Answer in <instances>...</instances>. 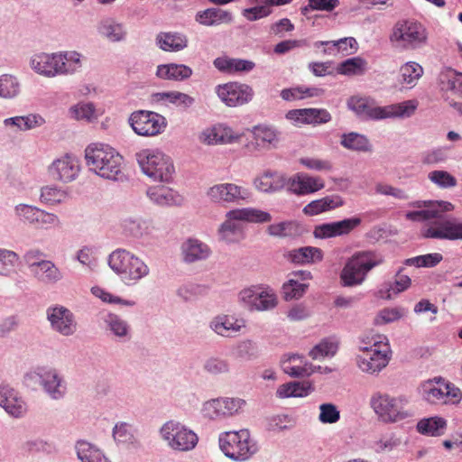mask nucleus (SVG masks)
I'll return each mask as SVG.
<instances>
[{
  "mask_svg": "<svg viewBox=\"0 0 462 462\" xmlns=\"http://www.w3.org/2000/svg\"><path fill=\"white\" fill-rule=\"evenodd\" d=\"M421 205L426 208L418 211H410L405 217L411 221L417 222L438 219L430 226L422 229L421 235L423 237L440 240H462V222L441 218L442 213L449 212L454 209V206L450 202L429 200L415 203L417 207H421Z\"/></svg>",
  "mask_w": 462,
  "mask_h": 462,
  "instance_id": "f257e3e1",
  "label": "nucleus"
},
{
  "mask_svg": "<svg viewBox=\"0 0 462 462\" xmlns=\"http://www.w3.org/2000/svg\"><path fill=\"white\" fill-rule=\"evenodd\" d=\"M86 164L97 176L116 180L123 175V156L113 147L101 143H93L85 149Z\"/></svg>",
  "mask_w": 462,
  "mask_h": 462,
  "instance_id": "f03ea898",
  "label": "nucleus"
},
{
  "mask_svg": "<svg viewBox=\"0 0 462 462\" xmlns=\"http://www.w3.org/2000/svg\"><path fill=\"white\" fill-rule=\"evenodd\" d=\"M358 367L365 373L374 374L383 369L391 359V348L384 335L367 333L359 338Z\"/></svg>",
  "mask_w": 462,
  "mask_h": 462,
  "instance_id": "7ed1b4c3",
  "label": "nucleus"
},
{
  "mask_svg": "<svg viewBox=\"0 0 462 462\" xmlns=\"http://www.w3.org/2000/svg\"><path fill=\"white\" fill-rule=\"evenodd\" d=\"M347 107L362 118L384 119L394 116H409L417 108V102L408 100L386 106H376L373 99L353 96L346 102Z\"/></svg>",
  "mask_w": 462,
  "mask_h": 462,
  "instance_id": "20e7f679",
  "label": "nucleus"
},
{
  "mask_svg": "<svg viewBox=\"0 0 462 462\" xmlns=\"http://www.w3.org/2000/svg\"><path fill=\"white\" fill-rule=\"evenodd\" d=\"M383 256L374 250L356 252L349 257L340 273V280L344 286L354 287L361 285L367 274L374 268L383 264Z\"/></svg>",
  "mask_w": 462,
  "mask_h": 462,
  "instance_id": "39448f33",
  "label": "nucleus"
},
{
  "mask_svg": "<svg viewBox=\"0 0 462 462\" xmlns=\"http://www.w3.org/2000/svg\"><path fill=\"white\" fill-rule=\"evenodd\" d=\"M111 269L120 275L127 285L135 284L149 273L146 263L134 254L125 249L114 251L108 258Z\"/></svg>",
  "mask_w": 462,
  "mask_h": 462,
  "instance_id": "423d86ee",
  "label": "nucleus"
},
{
  "mask_svg": "<svg viewBox=\"0 0 462 462\" xmlns=\"http://www.w3.org/2000/svg\"><path fill=\"white\" fill-rule=\"evenodd\" d=\"M143 172L155 181L170 182L175 172L171 159L159 150L143 149L136 153Z\"/></svg>",
  "mask_w": 462,
  "mask_h": 462,
  "instance_id": "0eeeda50",
  "label": "nucleus"
},
{
  "mask_svg": "<svg viewBox=\"0 0 462 462\" xmlns=\"http://www.w3.org/2000/svg\"><path fill=\"white\" fill-rule=\"evenodd\" d=\"M427 39L426 28L414 20L398 21L389 36L392 45L402 51L415 50L424 45Z\"/></svg>",
  "mask_w": 462,
  "mask_h": 462,
  "instance_id": "6e6552de",
  "label": "nucleus"
},
{
  "mask_svg": "<svg viewBox=\"0 0 462 462\" xmlns=\"http://www.w3.org/2000/svg\"><path fill=\"white\" fill-rule=\"evenodd\" d=\"M218 442L223 453L236 461H245L257 451V447L247 430L221 433Z\"/></svg>",
  "mask_w": 462,
  "mask_h": 462,
  "instance_id": "1a4fd4ad",
  "label": "nucleus"
},
{
  "mask_svg": "<svg viewBox=\"0 0 462 462\" xmlns=\"http://www.w3.org/2000/svg\"><path fill=\"white\" fill-rule=\"evenodd\" d=\"M370 404L374 411L383 422H397L411 416V413L404 409L405 400L401 397L375 393L371 397Z\"/></svg>",
  "mask_w": 462,
  "mask_h": 462,
  "instance_id": "9d476101",
  "label": "nucleus"
},
{
  "mask_svg": "<svg viewBox=\"0 0 462 462\" xmlns=\"http://www.w3.org/2000/svg\"><path fill=\"white\" fill-rule=\"evenodd\" d=\"M161 435L172 449L189 451L198 444V436L183 424L169 420L161 428Z\"/></svg>",
  "mask_w": 462,
  "mask_h": 462,
  "instance_id": "9b49d317",
  "label": "nucleus"
},
{
  "mask_svg": "<svg viewBox=\"0 0 462 462\" xmlns=\"http://www.w3.org/2000/svg\"><path fill=\"white\" fill-rule=\"evenodd\" d=\"M272 217L268 212L256 208H240L230 210L226 214V220L221 225L222 236L228 239L229 234H240L241 226L236 221H247L254 223H264L271 221Z\"/></svg>",
  "mask_w": 462,
  "mask_h": 462,
  "instance_id": "f8f14e48",
  "label": "nucleus"
},
{
  "mask_svg": "<svg viewBox=\"0 0 462 462\" xmlns=\"http://www.w3.org/2000/svg\"><path fill=\"white\" fill-rule=\"evenodd\" d=\"M129 124L134 133L142 136H154L166 127L165 118L152 111L139 110L131 114Z\"/></svg>",
  "mask_w": 462,
  "mask_h": 462,
  "instance_id": "ddd939ff",
  "label": "nucleus"
},
{
  "mask_svg": "<svg viewBox=\"0 0 462 462\" xmlns=\"http://www.w3.org/2000/svg\"><path fill=\"white\" fill-rule=\"evenodd\" d=\"M423 398L432 404L457 403L460 401V390L442 379L428 381L422 385Z\"/></svg>",
  "mask_w": 462,
  "mask_h": 462,
  "instance_id": "4468645a",
  "label": "nucleus"
},
{
  "mask_svg": "<svg viewBox=\"0 0 462 462\" xmlns=\"http://www.w3.org/2000/svg\"><path fill=\"white\" fill-rule=\"evenodd\" d=\"M25 383L28 386L33 387L36 383L43 386L45 391L53 398H60L65 392V386L61 384V380L57 372L52 369L39 367L33 372L25 375Z\"/></svg>",
  "mask_w": 462,
  "mask_h": 462,
  "instance_id": "2eb2a0df",
  "label": "nucleus"
},
{
  "mask_svg": "<svg viewBox=\"0 0 462 462\" xmlns=\"http://www.w3.org/2000/svg\"><path fill=\"white\" fill-rule=\"evenodd\" d=\"M216 92L220 100L230 107L247 104L254 97V90L250 86L237 82L218 85Z\"/></svg>",
  "mask_w": 462,
  "mask_h": 462,
  "instance_id": "dca6fc26",
  "label": "nucleus"
},
{
  "mask_svg": "<svg viewBox=\"0 0 462 462\" xmlns=\"http://www.w3.org/2000/svg\"><path fill=\"white\" fill-rule=\"evenodd\" d=\"M206 195L213 203L230 204L245 199L248 192L235 183H218L209 187Z\"/></svg>",
  "mask_w": 462,
  "mask_h": 462,
  "instance_id": "f3484780",
  "label": "nucleus"
},
{
  "mask_svg": "<svg viewBox=\"0 0 462 462\" xmlns=\"http://www.w3.org/2000/svg\"><path fill=\"white\" fill-rule=\"evenodd\" d=\"M48 171L53 180L62 182H70L78 177L80 171V164L75 156L65 154L55 160L49 166Z\"/></svg>",
  "mask_w": 462,
  "mask_h": 462,
  "instance_id": "a211bd4d",
  "label": "nucleus"
},
{
  "mask_svg": "<svg viewBox=\"0 0 462 462\" xmlns=\"http://www.w3.org/2000/svg\"><path fill=\"white\" fill-rule=\"evenodd\" d=\"M243 134L235 132L224 124H217L205 129L199 135V140L208 145L234 143L240 141Z\"/></svg>",
  "mask_w": 462,
  "mask_h": 462,
  "instance_id": "6ab92c4d",
  "label": "nucleus"
},
{
  "mask_svg": "<svg viewBox=\"0 0 462 462\" xmlns=\"http://www.w3.org/2000/svg\"><path fill=\"white\" fill-rule=\"evenodd\" d=\"M361 222L360 217H353L337 222L322 224L315 227L313 234L317 238L345 236L350 234Z\"/></svg>",
  "mask_w": 462,
  "mask_h": 462,
  "instance_id": "aec40b11",
  "label": "nucleus"
},
{
  "mask_svg": "<svg viewBox=\"0 0 462 462\" xmlns=\"http://www.w3.org/2000/svg\"><path fill=\"white\" fill-rule=\"evenodd\" d=\"M0 406L11 416L20 418L27 411L23 400L18 393L7 384L0 385Z\"/></svg>",
  "mask_w": 462,
  "mask_h": 462,
  "instance_id": "412c9836",
  "label": "nucleus"
},
{
  "mask_svg": "<svg viewBox=\"0 0 462 462\" xmlns=\"http://www.w3.org/2000/svg\"><path fill=\"white\" fill-rule=\"evenodd\" d=\"M48 319L53 329L64 336L72 335L76 331L77 324L73 314L66 308L56 307L49 309Z\"/></svg>",
  "mask_w": 462,
  "mask_h": 462,
  "instance_id": "4be33fe9",
  "label": "nucleus"
},
{
  "mask_svg": "<svg viewBox=\"0 0 462 462\" xmlns=\"http://www.w3.org/2000/svg\"><path fill=\"white\" fill-rule=\"evenodd\" d=\"M324 187L325 183L320 177L307 174H296L287 180V189L297 195L314 193Z\"/></svg>",
  "mask_w": 462,
  "mask_h": 462,
  "instance_id": "5701e85b",
  "label": "nucleus"
},
{
  "mask_svg": "<svg viewBox=\"0 0 462 462\" xmlns=\"http://www.w3.org/2000/svg\"><path fill=\"white\" fill-rule=\"evenodd\" d=\"M245 327V321L243 319L229 315L217 316L210 322V328L222 337H233Z\"/></svg>",
  "mask_w": 462,
  "mask_h": 462,
  "instance_id": "b1692460",
  "label": "nucleus"
},
{
  "mask_svg": "<svg viewBox=\"0 0 462 462\" xmlns=\"http://www.w3.org/2000/svg\"><path fill=\"white\" fill-rule=\"evenodd\" d=\"M195 21L204 26H217L231 23L233 22V14L227 10L211 7L198 12Z\"/></svg>",
  "mask_w": 462,
  "mask_h": 462,
  "instance_id": "393cba45",
  "label": "nucleus"
},
{
  "mask_svg": "<svg viewBox=\"0 0 462 462\" xmlns=\"http://www.w3.org/2000/svg\"><path fill=\"white\" fill-rule=\"evenodd\" d=\"M183 259L187 263L206 260L211 254L208 245L196 238H189L181 245Z\"/></svg>",
  "mask_w": 462,
  "mask_h": 462,
  "instance_id": "a878e982",
  "label": "nucleus"
},
{
  "mask_svg": "<svg viewBox=\"0 0 462 462\" xmlns=\"http://www.w3.org/2000/svg\"><path fill=\"white\" fill-rule=\"evenodd\" d=\"M213 63L219 71L229 74L248 72L255 67L254 62L251 60L229 58L227 56L218 57L215 59Z\"/></svg>",
  "mask_w": 462,
  "mask_h": 462,
  "instance_id": "bb28decb",
  "label": "nucleus"
},
{
  "mask_svg": "<svg viewBox=\"0 0 462 462\" xmlns=\"http://www.w3.org/2000/svg\"><path fill=\"white\" fill-rule=\"evenodd\" d=\"M282 370L291 377H305L310 375L314 370L311 364L303 360V357L292 354L282 362Z\"/></svg>",
  "mask_w": 462,
  "mask_h": 462,
  "instance_id": "cd10ccee",
  "label": "nucleus"
},
{
  "mask_svg": "<svg viewBox=\"0 0 462 462\" xmlns=\"http://www.w3.org/2000/svg\"><path fill=\"white\" fill-rule=\"evenodd\" d=\"M32 68L39 74L51 78L57 76L58 53H38L31 60Z\"/></svg>",
  "mask_w": 462,
  "mask_h": 462,
  "instance_id": "c85d7f7f",
  "label": "nucleus"
},
{
  "mask_svg": "<svg viewBox=\"0 0 462 462\" xmlns=\"http://www.w3.org/2000/svg\"><path fill=\"white\" fill-rule=\"evenodd\" d=\"M188 38L180 32H160L156 43L164 51L177 52L188 46Z\"/></svg>",
  "mask_w": 462,
  "mask_h": 462,
  "instance_id": "c756f323",
  "label": "nucleus"
},
{
  "mask_svg": "<svg viewBox=\"0 0 462 462\" xmlns=\"http://www.w3.org/2000/svg\"><path fill=\"white\" fill-rule=\"evenodd\" d=\"M254 186L263 192H275L287 187V180L281 173L268 171L254 180Z\"/></svg>",
  "mask_w": 462,
  "mask_h": 462,
  "instance_id": "7c9ffc66",
  "label": "nucleus"
},
{
  "mask_svg": "<svg viewBox=\"0 0 462 462\" xmlns=\"http://www.w3.org/2000/svg\"><path fill=\"white\" fill-rule=\"evenodd\" d=\"M147 196L160 206L180 205L182 202V198L176 191L162 185L149 188Z\"/></svg>",
  "mask_w": 462,
  "mask_h": 462,
  "instance_id": "2f4dec72",
  "label": "nucleus"
},
{
  "mask_svg": "<svg viewBox=\"0 0 462 462\" xmlns=\"http://www.w3.org/2000/svg\"><path fill=\"white\" fill-rule=\"evenodd\" d=\"M343 204L344 201L339 195L326 196L307 204L303 212L308 216H315L339 208Z\"/></svg>",
  "mask_w": 462,
  "mask_h": 462,
  "instance_id": "473e14b6",
  "label": "nucleus"
},
{
  "mask_svg": "<svg viewBox=\"0 0 462 462\" xmlns=\"http://www.w3.org/2000/svg\"><path fill=\"white\" fill-rule=\"evenodd\" d=\"M313 391L310 382H289L281 384L276 390V396L279 399L291 397H306Z\"/></svg>",
  "mask_w": 462,
  "mask_h": 462,
  "instance_id": "72a5a7b5",
  "label": "nucleus"
},
{
  "mask_svg": "<svg viewBox=\"0 0 462 462\" xmlns=\"http://www.w3.org/2000/svg\"><path fill=\"white\" fill-rule=\"evenodd\" d=\"M82 67L81 54L77 51L58 53L57 75H71Z\"/></svg>",
  "mask_w": 462,
  "mask_h": 462,
  "instance_id": "f704fd0d",
  "label": "nucleus"
},
{
  "mask_svg": "<svg viewBox=\"0 0 462 462\" xmlns=\"http://www.w3.org/2000/svg\"><path fill=\"white\" fill-rule=\"evenodd\" d=\"M156 75L162 79L184 80L192 75V69L184 64H163L157 67Z\"/></svg>",
  "mask_w": 462,
  "mask_h": 462,
  "instance_id": "c9c22d12",
  "label": "nucleus"
},
{
  "mask_svg": "<svg viewBox=\"0 0 462 462\" xmlns=\"http://www.w3.org/2000/svg\"><path fill=\"white\" fill-rule=\"evenodd\" d=\"M446 95L449 105L462 115V73H457L448 80Z\"/></svg>",
  "mask_w": 462,
  "mask_h": 462,
  "instance_id": "e433bc0d",
  "label": "nucleus"
},
{
  "mask_svg": "<svg viewBox=\"0 0 462 462\" xmlns=\"http://www.w3.org/2000/svg\"><path fill=\"white\" fill-rule=\"evenodd\" d=\"M32 273L39 281L44 283H56L63 278L60 269L49 260L40 263Z\"/></svg>",
  "mask_w": 462,
  "mask_h": 462,
  "instance_id": "4c0bfd02",
  "label": "nucleus"
},
{
  "mask_svg": "<svg viewBox=\"0 0 462 462\" xmlns=\"http://www.w3.org/2000/svg\"><path fill=\"white\" fill-rule=\"evenodd\" d=\"M257 145L263 148L276 147L279 143V133L267 125H255L252 130Z\"/></svg>",
  "mask_w": 462,
  "mask_h": 462,
  "instance_id": "58836bf2",
  "label": "nucleus"
},
{
  "mask_svg": "<svg viewBox=\"0 0 462 462\" xmlns=\"http://www.w3.org/2000/svg\"><path fill=\"white\" fill-rule=\"evenodd\" d=\"M289 257L293 263L308 264L320 262L323 258V253L318 247L305 246L291 251Z\"/></svg>",
  "mask_w": 462,
  "mask_h": 462,
  "instance_id": "ea45409f",
  "label": "nucleus"
},
{
  "mask_svg": "<svg viewBox=\"0 0 462 462\" xmlns=\"http://www.w3.org/2000/svg\"><path fill=\"white\" fill-rule=\"evenodd\" d=\"M319 45H332V51L324 50V53L329 55H335L339 52L343 55H350L355 53L358 48L357 42L353 37L342 38L338 41H320L315 42V46Z\"/></svg>",
  "mask_w": 462,
  "mask_h": 462,
  "instance_id": "a19ab883",
  "label": "nucleus"
},
{
  "mask_svg": "<svg viewBox=\"0 0 462 462\" xmlns=\"http://www.w3.org/2000/svg\"><path fill=\"white\" fill-rule=\"evenodd\" d=\"M447 428V421L441 417H430L421 419L417 424V430L427 436H441Z\"/></svg>",
  "mask_w": 462,
  "mask_h": 462,
  "instance_id": "79ce46f5",
  "label": "nucleus"
},
{
  "mask_svg": "<svg viewBox=\"0 0 462 462\" xmlns=\"http://www.w3.org/2000/svg\"><path fill=\"white\" fill-rule=\"evenodd\" d=\"M340 144L347 150L356 152L372 151V145L366 136L355 132L343 134L341 136Z\"/></svg>",
  "mask_w": 462,
  "mask_h": 462,
  "instance_id": "37998d69",
  "label": "nucleus"
},
{
  "mask_svg": "<svg viewBox=\"0 0 462 462\" xmlns=\"http://www.w3.org/2000/svg\"><path fill=\"white\" fill-rule=\"evenodd\" d=\"M423 72V68L419 63L408 61L400 68L401 82L414 87Z\"/></svg>",
  "mask_w": 462,
  "mask_h": 462,
  "instance_id": "c03bdc74",
  "label": "nucleus"
},
{
  "mask_svg": "<svg viewBox=\"0 0 462 462\" xmlns=\"http://www.w3.org/2000/svg\"><path fill=\"white\" fill-rule=\"evenodd\" d=\"M367 69V62L360 57L347 59L337 67V72L346 76H360Z\"/></svg>",
  "mask_w": 462,
  "mask_h": 462,
  "instance_id": "a18cd8bd",
  "label": "nucleus"
},
{
  "mask_svg": "<svg viewBox=\"0 0 462 462\" xmlns=\"http://www.w3.org/2000/svg\"><path fill=\"white\" fill-rule=\"evenodd\" d=\"M76 448L78 457L82 462H110L100 450L88 442H78Z\"/></svg>",
  "mask_w": 462,
  "mask_h": 462,
  "instance_id": "49530a36",
  "label": "nucleus"
},
{
  "mask_svg": "<svg viewBox=\"0 0 462 462\" xmlns=\"http://www.w3.org/2000/svg\"><path fill=\"white\" fill-rule=\"evenodd\" d=\"M154 97L157 101L173 104L177 106H181L183 108L190 106L194 102L193 97L179 91L156 93L154 95Z\"/></svg>",
  "mask_w": 462,
  "mask_h": 462,
  "instance_id": "de8ad7c7",
  "label": "nucleus"
},
{
  "mask_svg": "<svg viewBox=\"0 0 462 462\" xmlns=\"http://www.w3.org/2000/svg\"><path fill=\"white\" fill-rule=\"evenodd\" d=\"M98 32L111 42H119L123 40L125 35L123 25L113 20L103 21L98 27Z\"/></svg>",
  "mask_w": 462,
  "mask_h": 462,
  "instance_id": "09e8293b",
  "label": "nucleus"
},
{
  "mask_svg": "<svg viewBox=\"0 0 462 462\" xmlns=\"http://www.w3.org/2000/svg\"><path fill=\"white\" fill-rule=\"evenodd\" d=\"M337 348L338 344L337 341L331 338H325L310 351V356L313 359L333 356L337 353Z\"/></svg>",
  "mask_w": 462,
  "mask_h": 462,
  "instance_id": "8fccbe9b",
  "label": "nucleus"
},
{
  "mask_svg": "<svg viewBox=\"0 0 462 462\" xmlns=\"http://www.w3.org/2000/svg\"><path fill=\"white\" fill-rule=\"evenodd\" d=\"M339 5V0H308V5L300 8L303 15L312 11L332 12Z\"/></svg>",
  "mask_w": 462,
  "mask_h": 462,
  "instance_id": "3c124183",
  "label": "nucleus"
},
{
  "mask_svg": "<svg viewBox=\"0 0 462 462\" xmlns=\"http://www.w3.org/2000/svg\"><path fill=\"white\" fill-rule=\"evenodd\" d=\"M299 162L308 170L317 171H330L333 169V164L329 160L318 157H302Z\"/></svg>",
  "mask_w": 462,
  "mask_h": 462,
  "instance_id": "603ef678",
  "label": "nucleus"
},
{
  "mask_svg": "<svg viewBox=\"0 0 462 462\" xmlns=\"http://www.w3.org/2000/svg\"><path fill=\"white\" fill-rule=\"evenodd\" d=\"M19 93V84L15 78L10 75L0 77V97L11 98Z\"/></svg>",
  "mask_w": 462,
  "mask_h": 462,
  "instance_id": "864d4df0",
  "label": "nucleus"
},
{
  "mask_svg": "<svg viewBox=\"0 0 462 462\" xmlns=\"http://www.w3.org/2000/svg\"><path fill=\"white\" fill-rule=\"evenodd\" d=\"M225 400L217 398L208 401L203 405L204 415L209 419L225 417Z\"/></svg>",
  "mask_w": 462,
  "mask_h": 462,
  "instance_id": "5fc2aeb1",
  "label": "nucleus"
},
{
  "mask_svg": "<svg viewBox=\"0 0 462 462\" xmlns=\"http://www.w3.org/2000/svg\"><path fill=\"white\" fill-rule=\"evenodd\" d=\"M307 125H322L331 121V114L325 108H306Z\"/></svg>",
  "mask_w": 462,
  "mask_h": 462,
  "instance_id": "6e6d98bb",
  "label": "nucleus"
},
{
  "mask_svg": "<svg viewBox=\"0 0 462 462\" xmlns=\"http://www.w3.org/2000/svg\"><path fill=\"white\" fill-rule=\"evenodd\" d=\"M268 232L274 236H291L297 234L298 225L291 221L273 224L268 226Z\"/></svg>",
  "mask_w": 462,
  "mask_h": 462,
  "instance_id": "4d7b16f0",
  "label": "nucleus"
},
{
  "mask_svg": "<svg viewBox=\"0 0 462 462\" xmlns=\"http://www.w3.org/2000/svg\"><path fill=\"white\" fill-rule=\"evenodd\" d=\"M277 305V297L272 290L261 287L259 299L255 305V310H268Z\"/></svg>",
  "mask_w": 462,
  "mask_h": 462,
  "instance_id": "13d9d810",
  "label": "nucleus"
},
{
  "mask_svg": "<svg viewBox=\"0 0 462 462\" xmlns=\"http://www.w3.org/2000/svg\"><path fill=\"white\" fill-rule=\"evenodd\" d=\"M308 285L299 282L294 279H290L288 282L283 284V292L285 299L292 300L300 298L306 291Z\"/></svg>",
  "mask_w": 462,
  "mask_h": 462,
  "instance_id": "bf43d9fd",
  "label": "nucleus"
},
{
  "mask_svg": "<svg viewBox=\"0 0 462 462\" xmlns=\"http://www.w3.org/2000/svg\"><path fill=\"white\" fill-rule=\"evenodd\" d=\"M319 420L322 423H336L340 419V412L336 407V405L332 403H322L319 406Z\"/></svg>",
  "mask_w": 462,
  "mask_h": 462,
  "instance_id": "052dcab7",
  "label": "nucleus"
},
{
  "mask_svg": "<svg viewBox=\"0 0 462 462\" xmlns=\"http://www.w3.org/2000/svg\"><path fill=\"white\" fill-rule=\"evenodd\" d=\"M411 279L407 275L398 273L393 283H389L386 289V299H391L393 294H398L407 290L411 285Z\"/></svg>",
  "mask_w": 462,
  "mask_h": 462,
  "instance_id": "680f3d73",
  "label": "nucleus"
},
{
  "mask_svg": "<svg viewBox=\"0 0 462 462\" xmlns=\"http://www.w3.org/2000/svg\"><path fill=\"white\" fill-rule=\"evenodd\" d=\"M66 199V193L54 187H44L42 189L41 199L42 202L54 205L62 202Z\"/></svg>",
  "mask_w": 462,
  "mask_h": 462,
  "instance_id": "e2e57ef3",
  "label": "nucleus"
},
{
  "mask_svg": "<svg viewBox=\"0 0 462 462\" xmlns=\"http://www.w3.org/2000/svg\"><path fill=\"white\" fill-rule=\"evenodd\" d=\"M19 256L14 251L0 248V273L6 274L7 272L15 266Z\"/></svg>",
  "mask_w": 462,
  "mask_h": 462,
  "instance_id": "0e129e2a",
  "label": "nucleus"
},
{
  "mask_svg": "<svg viewBox=\"0 0 462 462\" xmlns=\"http://www.w3.org/2000/svg\"><path fill=\"white\" fill-rule=\"evenodd\" d=\"M204 369L212 374H221L229 371V365L226 360L209 357L205 361Z\"/></svg>",
  "mask_w": 462,
  "mask_h": 462,
  "instance_id": "69168bd1",
  "label": "nucleus"
},
{
  "mask_svg": "<svg viewBox=\"0 0 462 462\" xmlns=\"http://www.w3.org/2000/svg\"><path fill=\"white\" fill-rule=\"evenodd\" d=\"M429 179L442 188H451L457 185L456 179L447 171H433L429 174Z\"/></svg>",
  "mask_w": 462,
  "mask_h": 462,
  "instance_id": "338daca9",
  "label": "nucleus"
},
{
  "mask_svg": "<svg viewBox=\"0 0 462 462\" xmlns=\"http://www.w3.org/2000/svg\"><path fill=\"white\" fill-rule=\"evenodd\" d=\"M40 211L41 209L36 207L24 204L18 205L15 208L17 216L20 217L22 220L31 224L36 223Z\"/></svg>",
  "mask_w": 462,
  "mask_h": 462,
  "instance_id": "774afa93",
  "label": "nucleus"
}]
</instances>
